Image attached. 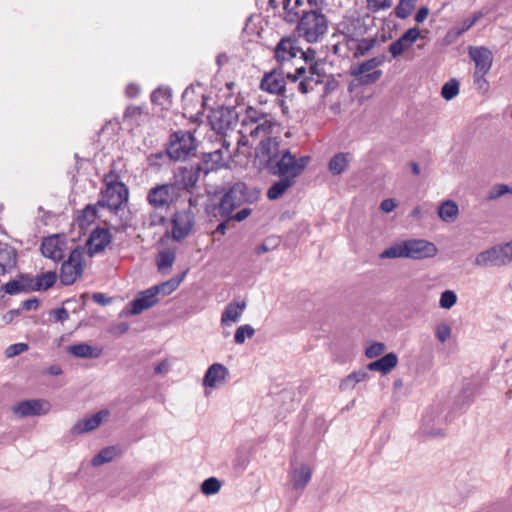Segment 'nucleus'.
<instances>
[{"label":"nucleus","instance_id":"nucleus-1","mask_svg":"<svg viewBox=\"0 0 512 512\" xmlns=\"http://www.w3.org/2000/svg\"><path fill=\"white\" fill-rule=\"evenodd\" d=\"M255 161L260 169L269 174L279 176L267 191L269 200H277L288 190V144L279 137L261 140L256 148Z\"/></svg>","mask_w":512,"mask_h":512},{"label":"nucleus","instance_id":"nucleus-2","mask_svg":"<svg viewBox=\"0 0 512 512\" xmlns=\"http://www.w3.org/2000/svg\"><path fill=\"white\" fill-rule=\"evenodd\" d=\"M438 250L434 243L424 239H408L399 241L386 248L380 254L381 259L410 258L421 260L432 258Z\"/></svg>","mask_w":512,"mask_h":512},{"label":"nucleus","instance_id":"nucleus-3","mask_svg":"<svg viewBox=\"0 0 512 512\" xmlns=\"http://www.w3.org/2000/svg\"><path fill=\"white\" fill-rule=\"evenodd\" d=\"M261 190L257 187H249L244 182L234 183L221 197L217 206L221 217L230 216L233 211L244 203H253L258 200Z\"/></svg>","mask_w":512,"mask_h":512},{"label":"nucleus","instance_id":"nucleus-4","mask_svg":"<svg viewBox=\"0 0 512 512\" xmlns=\"http://www.w3.org/2000/svg\"><path fill=\"white\" fill-rule=\"evenodd\" d=\"M296 31L298 36L308 43H317L328 31V19L321 11H304L299 18Z\"/></svg>","mask_w":512,"mask_h":512},{"label":"nucleus","instance_id":"nucleus-5","mask_svg":"<svg viewBox=\"0 0 512 512\" xmlns=\"http://www.w3.org/2000/svg\"><path fill=\"white\" fill-rule=\"evenodd\" d=\"M242 127L239 132L241 134H249L252 137H257L260 135L265 136L264 140H267L269 137H279L280 133V125L266 119L264 117H260V114L252 107H248L246 109V114L242 119Z\"/></svg>","mask_w":512,"mask_h":512},{"label":"nucleus","instance_id":"nucleus-6","mask_svg":"<svg viewBox=\"0 0 512 512\" xmlns=\"http://www.w3.org/2000/svg\"><path fill=\"white\" fill-rule=\"evenodd\" d=\"M118 176L113 170H110L104 176L106 189L102 191V199L97 202L100 207H106L111 211L116 212L121 206L128 201L127 186L117 180Z\"/></svg>","mask_w":512,"mask_h":512},{"label":"nucleus","instance_id":"nucleus-7","mask_svg":"<svg viewBox=\"0 0 512 512\" xmlns=\"http://www.w3.org/2000/svg\"><path fill=\"white\" fill-rule=\"evenodd\" d=\"M197 141L190 131L178 130L170 134L166 144V152L174 161L186 160L195 155Z\"/></svg>","mask_w":512,"mask_h":512},{"label":"nucleus","instance_id":"nucleus-8","mask_svg":"<svg viewBox=\"0 0 512 512\" xmlns=\"http://www.w3.org/2000/svg\"><path fill=\"white\" fill-rule=\"evenodd\" d=\"M178 188L172 185L171 182L164 184H157L149 189L146 200L154 209L168 210L180 198Z\"/></svg>","mask_w":512,"mask_h":512},{"label":"nucleus","instance_id":"nucleus-9","mask_svg":"<svg viewBox=\"0 0 512 512\" xmlns=\"http://www.w3.org/2000/svg\"><path fill=\"white\" fill-rule=\"evenodd\" d=\"M84 248L75 247L69 254L66 261L62 263L60 281L63 285L73 284L83 273Z\"/></svg>","mask_w":512,"mask_h":512},{"label":"nucleus","instance_id":"nucleus-10","mask_svg":"<svg viewBox=\"0 0 512 512\" xmlns=\"http://www.w3.org/2000/svg\"><path fill=\"white\" fill-rule=\"evenodd\" d=\"M171 237L181 242L190 235L195 225V214L190 209L176 211L171 217Z\"/></svg>","mask_w":512,"mask_h":512},{"label":"nucleus","instance_id":"nucleus-11","mask_svg":"<svg viewBox=\"0 0 512 512\" xmlns=\"http://www.w3.org/2000/svg\"><path fill=\"white\" fill-rule=\"evenodd\" d=\"M238 117L239 113L236 107H219L212 111L209 121L213 130L224 134L227 130L234 128Z\"/></svg>","mask_w":512,"mask_h":512},{"label":"nucleus","instance_id":"nucleus-12","mask_svg":"<svg viewBox=\"0 0 512 512\" xmlns=\"http://www.w3.org/2000/svg\"><path fill=\"white\" fill-rule=\"evenodd\" d=\"M511 263L506 245H496L480 252L475 258V265L480 267H501Z\"/></svg>","mask_w":512,"mask_h":512},{"label":"nucleus","instance_id":"nucleus-13","mask_svg":"<svg viewBox=\"0 0 512 512\" xmlns=\"http://www.w3.org/2000/svg\"><path fill=\"white\" fill-rule=\"evenodd\" d=\"M202 168L200 166L179 167L174 173L172 185L178 188V193L182 195V191H190L195 187L199 180Z\"/></svg>","mask_w":512,"mask_h":512},{"label":"nucleus","instance_id":"nucleus-14","mask_svg":"<svg viewBox=\"0 0 512 512\" xmlns=\"http://www.w3.org/2000/svg\"><path fill=\"white\" fill-rule=\"evenodd\" d=\"M66 244L67 240L65 236L55 234L45 237L42 240L40 250L44 257L58 262L64 258Z\"/></svg>","mask_w":512,"mask_h":512},{"label":"nucleus","instance_id":"nucleus-15","mask_svg":"<svg viewBox=\"0 0 512 512\" xmlns=\"http://www.w3.org/2000/svg\"><path fill=\"white\" fill-rule=\"evenodd\" d=\"M312 477V469L307 464H300L290 472V493L295 494L296 501L305 490Z\"/></svg>","mask_w":512,"mask_h":512},{"label":"nucleus","instance_id":"nucleus-16","mask_svg":"<svg viewBox=\"0 0 512 512\" xmlns=\"http://www.w3.org/2000/svg\"><path fill=\"white\" fill-rule=\"evenodd\" d=\"M12 411L20 417L40 416L50 411V404L43 399L24 400L14 405Z\"/></svg>","mask_w":512,"mask_h":512},{"label":"nucleus","instance_id":"nucleus-17","mask_svg":"<svg viewBox=\"0 0 512 512\" xmlns=\"http://www.w3.org/2000/svg\"><path fill=\"white\" fill-rule=\"evenodd\" d=\"M470 58L475 63V71H478L479 75H486L493 63V55L492 52L484 47H469L468 50Z\"/></svg>","mask_w":512,"mask_h":512},{"label":"nucleus","instance_id":"nucleus-18","mask_svg":"<svg viewBox=\"0 0 512 512\" xmlns=\"http://www.w3.org/2000/svg\"><path fill=\"white\" fill-rule=\"evenodd\" d=\"M420 32L416 27L406 30L400 38L389 45V52L392 58L401 56L405 51L412 47V45L419 38Z\"/></svg>","mask_w":512,"mask_h":512},{"label":"nucleus","instance_id":"nucleus-19","mask_svg":"<svg viewBox=\"0 0 512 512\" xmlns=\"http://www.w3.org/2000/svg\"><path fill=\"white\" fill-rule=\"evenodd\" d=\"M286 80L284 72L281 69H273L264 74L260 87L261 89L272 93L280 94L285 91Z\"/></svg>","mask_w":512,"mask_h":512},{"label":"nucleus","instance_id":"nucleus-20","mask_svg":"<svg viewBox=\"0 0 512 512\" xmlns=\"http://www.w3.org/2000/svg\"><path fill=\"white\" fill-rule=\"evenodd\" d=\"M111 238V233L107 228L98 227L94 229L87 241L89 254L94 255L104 251L105 248L110 244Z\"/></svg>","mask_w":512,"mask_h":512},{"label":"nucleus","instance_id":"nucleus-21","mask_svg":"<svg viewBox=\"0 0 512 512\" xmlns=\"http://www.w3.org/2000/svg\"><path fill=\"white\" fill-rule=\"evenodd\" d=\"M158 302V296L150 287L140 292L138 297L131 302L132 309L130 311V315H138L144 310L155 306Z\"/></svg>","mask_w":512,"mask_h":512},{"label":"nucleus","instance_id":"nucleus-22","mask_svg":"<svg viewBox=\"0 0 512 512\" xmlns=\"http://www.w3.org/2000/svg\"><path fill=\"white\" fill-rule=\"evenodd\" d=\"M108 415V410H101L89 418L79 420L71 428V433L73 435H79L82 433L93 431L101 425L103 418Z\"/></svg>","mask_w":512,"mask_h":512},{"label":"nucleus","instance_id":"nucleus-23","mask_svg":"<svg viewBox=\"0 0 512 512\" xmlns=\"http://www.w3.org/2000/svg\"><path fill=\"white\" fill-rule=\"evenodd\" d=\"M246 306L247 304L244 300L230 302L222 312L220 319L221 325L226 327L238 322L244 313Z\"/></svg>","mask_w":512,"mask_h":512},{"label":"nucleus","instance_id":"nucleus-24","mask_svg":"<svg viewBox=\"0 0 512 512\" xmlns=\"http://www.w3.org/2000/svg\"><path fill=\"white\" fill-rule=\"evenodd\" d=\"M17 250L7 244L0 242V275L12 271L17 265Z\"/></svg>","mask_w":512,"mask_h":512},{"label":"nucleus","instance_id":"nucleus-25","mask_svg":"<svg viewBox=\"0 0 512 512\" xmlns=\"http://www.w3.org/2000/svg\"><path fill=\"white\" fill-rule=\"evenodd\" d=\"M228 374L229 371L223 364L214 363L206 371L203 385L214 388L217 384L224 382Z\"/></svg>","mask_w":512,"mask_h":512},{"label":"nucleus","instance_id":"nucleus-26","mask_svg":"<svg viewBox=\"0 0 512 512\" xmlns=\"http://www.w3.org/2000/svg\"><path fill=\"white\" fill-rule=\"evenodd\" d=\"M315 55L316 52L312 48H308L306 51L301 50L300 48H296L290 46V59L297 61L303 60L305 65L309 67V75H314L316 73V63H315Z\"/></svg>","mask_w":512,"mask_h":512},{"label":"nucleus","instance_id":"nucleus-27","mask_svg":"<svg viewBox=\"0 0 512 512\" xmlns=\"http://www.w3.org/2000/svg\"><path fill=\"white\" fill-rule=\"evenodd\" d=\"M398 364V357L395 353L390 352L385 354L380 359L368 364L367 368L370 371H379L382 374L389 373Z\"/></svg>","mask_w":512,"mask_h":512},{"label":"nucleus","instance_id":"nucleus-28","mask_svg":"<svg viewBox=\"0 0 512 512\" xmlns=\"http://www.w3.org/2000/svg\"><path fill=\"white\" fill-rule=\"evenodd\" d=\"M176 260V251L171 248L162 249L156 256V266L162 275L170 273L171 268Z\"/></svg>","mask_w":512,"mask_h":512},{"label":"nucleus","instance_id":"nucleus-29","mask_svg":"<svg viewBox=\"0 0 512 512\" xmlns=\"http://www.w3.org/2000/svg\"><path fill=\"white\" fill-rule=\"evenodd\" d=\"M292 65L295 66V73L292 75L290 74V82L298 84V90L301 93H307L309 90V83L308 80H311V77H309L307 74H309V69L307 70L306 66H298L296 61L293 60Z\"/></svg>","mask_w":512,"mask_h":512},{"label":"nucleus","instance_id":"nucleus-30","mask_svg":"<svg viewBox=\"0 0 512 512\" xmlns=\"http://www.w3.org/2000/svg\"><path fill=\"white\" fill-rule=\"evenodd\" d=\"M68 351L77 358H98L101 355V349L86 343L71 345Z\"/></svg>","mask_w":512,"mask_h":512},{"label":"nucleus","instance_id":"nucleus-31","mask_svg":"<svg viewBox=\"0 0 512 512\" xmlns=\"http://www.w3.org/2000/svg\"><path fill=\"white\" fill-rule=\"evenodd\" d=\"M185 275H186V271H184L180 275L173 277L165 282H162L160 284L152 286L151 288L156 293L157 296L159 294H162L164 296L169 295L180 286L181 282L185 278Z\"/></svg>","mask_w":512,"mask_h":512},{"label":"nucleus","instance_id":"nucleus-32","mask_svg":"<svg viewBox=\"0 0 512 512\" xmlns=\"http://www.w3.org/2000/svg\"><path fill=\"white\" fill-rule=\"evenodd\" d=\"M97 204H89L78 212L76 221L82 228L90 225L97 218Z\"/></svg>","mask_w":512,"mask_h":512},{"label":"nucleus","instance_id":"nucleus-33","mask_svg":"<svg viewBox=\"0 0 512 512\" xmlns=\"http://www.w3.org/2000/svg\"><path fill=\"white\" fill-rule=\"evenodd\" d=\"M458 212V205L452 200L444 201L438 208L439 217L446 222L454 220Z\"/></svg>","mask_w":512,"mask_h":512},{"label":"nucleus","instance_id":"nucleus-34","mask_svg":"<svg viewBox=\"0 0 512 512\" xmlns=\"http://www.w3.org/2000/svg\"><path fill=\"white\" fill-rule=\"evenodd\" d=\"M348 164V154L338 153L331 158L329 162V170L333 175H340L347 169Z\"/></svg>","mask_w":512,"mask_h":512},{"label":"nucleus","instance_id":"nucleus-35","mask_svg":"<svg viewBox=\"0 0 512 512\" xmlns=\"http://www.w3.org/2000/svg\"><path fill=\"white\" fill-rule=\"evenodd\" d=\"M172 92L169 88H157L151 94V102L162 108H168L171 104Z\"/></svg>","mask_w":512,"mask_h":512},{"label":"nucleus","instance_id":"nucleus-36","mask_svg":"<svg viewBox=\"0 0 512 512\" xmlns=\"http://www.w3.org/2000/svg\"><path fill=\"white\" fill-rule=\"evenodd\" d=\"M57 280V275L54 271L42 273L35 278V285L37 291H46L54 286Z\"/></svg>","mask_w":512,"mask_h":512},{"label":"nucleus","instance_id":"nucleus-37","mask_svg":"<svg viewBox=\"0 0 512 512\" xmlns=\"http://www.w3.org/2000/svg\"><path fill=\"white\" fill-rule=\"evenodd\" d=\"M117 455V449L114 446H109L102 449L93 459L92 465L94 467L101 466L105 463L111 462Z\"/></svg>","mask_w":512,"mask_h":512},{"label":"nucleus","instance_id":"nucleus-38","mask_svg":"<svg viewBox=\"0 0 512 512\" xmlns=\"http://www.w3.org/2000/svg\"><path fill=\"white\" fill-rule=\"evenodd\" d=\"M368 377V373L363 370L355 371L344 378L340 384L341 390H348L354 388L356 383L364 381Z\"/></svg>","mask_w":512,"mask_h":512},{"label":"nucleus","instance_id":"nucleus-39","mask_svg":"<svg viewBox=\"0 0 512 512\" xmlns=\"http://www.w3.org/2000/svg\"><path fill=\"white\" fill-rule=\"evenodd\" d=\"M223 152L221 149H217L213 152L204 154L203 156V162L207 166L206 167V173L209 170H215L217 169L221 163L223 162Z\"/></svg>","mask_w":512,"mask_h":512},{"label":"nucleus","instance_id":"nucleus-40","mask_svg":"<svg viewBox=\"0 0 512 512\" xmlns=\"http://www.w3.org/2000/svg\"><path fill=\"white\" fill-rule=\"evenodd\" d=\"M417 0H400L394 9L397 18L406 19L416 6Z\"/></svg>","mask_w":512,"mask_h":512},{"label":"nucleus","instance_id":"nucleus-41","mask_svg":"<svg viewBox=\"0 0 512 512\" xmlns=\"http://www.w3.org/2000/svg\"><path fill=\"white\" fill-rule=\"evenodd\" d=\"M309 160L308 156L296 158L290 153V178L298 176L305 169Z\"/></svg>","mask_w":512,"mask_h":512},{"label":"nucleus","instance_id":"nucleus-42","mask_svg":"<svg viewBox=\"0 0 512 512\" xmlns=\"http://www.w3.org/2000/svg\"><path fill=\"white\" fill-rule=\"evenodd\" d=\"M222 486V482L216 477H210L205 479L201 484V492L206 495H214L217 494Z\"/></svg>","mask_w":512,"mask_h":512},{"label":"nucleus","instance_id":"nucleus-43","mask_svg":"<svg viewBox=\"0 0 512 512\" xmlns=\"http://www.w3.org/2000/svg\"><path fill=\"white\" fill-rule=\"evenodd\" d=\"M506 194H512V187L507 184L499 183L491 187L486 196V199L489 201H494L502 196H505Z\"/></svg>","mask_w":512,"mask_h":512},{"label":"nucleus","instance_id":"nucleus-44","mask_svg":"<svg viewBox=\"0 0 512 512\" xmlns=\"http://www.w3.org/2000/svg\"><path fill=\"white\" fill-rule=\"evenodd\" d=\"M458 93L459 82L455 79H451L450 81L446 82L441 89V95L446 100L453 99L458 95Z\"/></svg>","mask_w":512,"mask_h":512},{"label":"nucleus","instance_id":"nucleus-45","mask_svg":"<svg viewBox=\"0 0 512 512\" xmlns=\"http://www.w3.org/2000/svg\"><path fill=\"white\" fill-rule=\"evenodd\" d=\"M255 334V329L249 325L245 324L242 326H239L236 329L235 335H234V341L236 344H243L245 342L246 337L251 338Z\"/></svg>","mask_w":512,"mask_h":512},{"label":"nucleus","instance_id":"nucleus-46","mask_svg":"<svg viewBox=\"0 0 512 512\" xmlns=\"http://www.w3.org/2000/svg\"><path fill=\"white\" fill-rule=\"evenodd\" d=\"M381 64V60L378 58L369 59L361 63L357 68L351 71V75L357 77L360 74L368 73L375 67Z\"/></svg>","mask_w":512,"mask_h":512},{"label":"nucleus","instance_id":"nucleus-47","mask_svg":"<svg viewBox=\"0 0 512 512\" xmlns=\"http://www.w3.org/2000/svg\"><path fill=\"white\" fill-rule=\"evenodd\" d=\"M457 302V295L452 290H445L442 292L439 300V305L443 309H451Z\"/></svg>","mask_w":512,"mask_h":512},{"label":"nucleus","instance_id":"nucleus-48","mask_svg":"<svg viewBox=\"0 0 512 512\" xmlns=\"http://www.w3.org/2000/svg\"><path fill=\"white\" fill-rule=\"evenodd\" d=\"M20 288L22 292H32L37 291L35 285V278H33L29 274H21L18 277Z\"/></svg>","mask_w":512,"mask_h":512},{"label":"nucleus","instance_id":"nucleus-49","mask_svg":"<svg viewBox=\"0 0 512 512\" xmlns=\"http://www.w3.org/2000/svg\"><path fill=\"white\" fill-rule=\"evenodd\" d=\"M288 36H283L275 47V58L279 63L286 60L285 54L288 53Z\"/></svg>","mask_w":512,"mask_h":512},{"label":"nucleus","instance_id":"nucleus-50","mask_svg":"<svg viewBox=\"0 0 512 512\" xmlns=\"http://www.w3.org/2000/svg\"><path fill=\"white\" fill-rule=\"evenodd\" d=\"M385 344L381 342H374L369 345L365 350V355L367 358H376L380 356L385 351Z\"/></svg>","mask_w":512,"mask_h":512},{"label":"nucleus","instance_id":"nucleus-51","mask_svg":"<svg viewBox=\"0 0 512 512\" xmlns=\"http://www.w3.org/2000/svg\"><path fill=\"white\" fill-rule=\"evenodd\" d=\"M382 76L381 70H375L371 73L360 74L357 77L361 85H369L376 82Z\"/></svg>","mask_w":512,"mask_h":512},{"label":"nucleus","instance_id":"nucleus-52","mask_svg":"<svg viewBox=\"0 0 512 512\" xmlns=\"http://www.w3.org/2000/svg\"><path fill=\"white\" fill-rule=\"evenodd\" d=\"M28 344L26 343H16L8 346L5 350V355L7 358L15 357L25 351L28 350Z\"/></svg>","mask_w":512,"mask_h":512},{"label":"nucleus","instance_id":"nucleus-53","mask_svg":"<svg viewBox=\"0 0 512 512\" xmlns=\"http://www.w3.org/2000/svg\"><path fill=\"white\" fill-rule=\"evenodd\" d=\"M393 0H367L368 8L373 12H378L391 7Z\"/></svg>","mask_w":512,"mask_h":512},{"label":"nucleus","instance_id":"nucleus-54","mask_svg":"<svg viewBox=\"0 0 512 512\" xmlns=\"http://www.w3.org/2000/svg\"><path fill=\"white\" fill-rule=\"evenodd\" d=\"M451 336V328L446 323H440L436 327V337L437 339L444 343L446 342Z\"/></svg>","mask_w":512,"mask_h":512},{"label":"nucleus","instance_id":"nucleus-55","mask_svg":"<svg viewBox=\"0 0 512 512\" xmlns=\"http://www.w3.org/2000/svg\"><path fill=\"white\" fill-rule=\"evenodd\" d=\"M1 289L10 295H15L22 292L18 279L7 282L1 287Z\"/></svg>","mask_w":512,"mask_h":512},{"label":"nucleus","instance_id":"nucleus-56","mask_svg":"<svg viewBox=\"0 0 512 512\" xmlns=\"http://www.w3.org/2000/svg\"><path fill=\"white\" fill-rule=\"evenodd\" d=\"M251 213H252V209L246 207V208L241 209L234 215L231 214L230 216H227L226 218H228V220H235L237 222H241V221L245 220L248 216H250Z\"/></svg>","mask_w":512,"mask_h":512},{"label":"nucleus","instance_id":"nucleus-57","mask_svg":"<svg viewBox=\"0 0 512 512\" xmlns=\"http://www.w3.org/2000/svg\"><path fill=\"white\" fill-rule=\"evenodd\" d=\"M51 314L58 322H64L69 317L68 311L63 307L52 310Z\"/></svg>","mask_w":512,"mask_h":512},{"label":"nucleus","instance_id":"nucleus-58","mask_svg":"<svg viewBox=\"0 0 512 512\" xmlns=\"http://www.w3.org/2000/svg\"><path fill=\"white\" fill-rule=\"evenodd\" d=\"M142 113V110L138 106L130 105L126 108L124 112V119H132L137 115H140Z\"/></svg>","mask_w":512,"mask_h":512},{"label":"nucleus","instance_id":"nucleus-59","mask_svg":"<svg viewBox=\"0 0 512 512\" xmlns=\"http://www.w3.org/2000/svg\"><path fill=\"white\" fill-rule=\"evenodd\" d=\"M167 222V218L162 215H158L157 213H152L150 215V223L149 226H156V225H164Z\"/></svg>","mask_w":512,"mask_h":512},{"label":"nucleus","instance_id":"nucleus-60","mask_svg":"<svg viewBox=\"0 0 512 512\" xmlns=\"http://www.w3.org/2000/svg\"><path fill=\"white\" fill-rule=\"evenodd\" d=\"M395 207H396V202L392 198L383 200L380 205L381 210L385 213H389V212L393 211Z\"/></svg>","mask_w":512,"mask_h":512},{"label":"nucleus","instance_id":"nucleus-61","mask_svg":"<svg viewBox=\"0 0 512 512\" xmlns=\"http://www.w3.org/2000/svg\"><path fill=\"white\" fill-rule=\"evenodd\" d=\"M92 299L94 302L100 305H108L112 302V299L103 293H94Z\"/></svg>","mask_w":512,"mask_h":512},{"label":"nucleus","instance_id":"nucleus-62","mask_svg":"<svg viewBox=\"0 0 512 512\" xmlns=\"http://www.w3.org/2000/svg\"><path fill=\"white\" fill-rule=\"evenodd\" d=\"M140 92V88L136 84H129L125 89V94L128 98H135Z\"/></svg>","mask_w":512,"mask_h":512},{"label":"nucleus","instance_id":"nucleus-63","mask_svg":"<svg viewBox=\"0 0 512 512\" xmlns=\"http://www.w3.org/2000/svg\"><path fill=\"white\" fill-rule=\"evenodd\" d=\"M39 306V300L35 297L23 301L22 307L25 310H35Z\"/></svg>","mask_w":512,"mask_h":512},{"label":"nucleus","instance_id":"nucleus-64","mask_svg":"<svg viewBox=\"0 0 512 512\" xmlns=\"http://www.w3.org/2000/svg\"><path fill=\"white\" fill-rule=\"evenodd\" d=\"M428 14H429V9H428L427 7H421V8L417 11V13H416V15H415V21H416L417 23H422V22H424V21H425V19H426V18H427V16H428Z\"/></svg>","mask_w":512,"mask_h":512}]
</instances>
